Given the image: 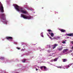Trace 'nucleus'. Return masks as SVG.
<instances>
[{"mask_svg":"<svg viewBox=\"0 0 73 73\" xmlns=\"http://www.w3.org/2000/svg\"><path fill=\"white\" fill-rule=\"evenodd\" d=\"M14 7L16 10H17V11H18L19 12H20V11L21 12V13H23L24 14H26V13H27V11L23 10V8H20V10L19 9V6H18V5H14Z\"/></svg>","mask_w":73,"mask_h":73,"instance_id":"obj_1","label":"nucleus"},{"mask_svg":"<svg viewBox=\"0 0 73 73\" xmlns=\"http://www.w3.org/2000/svg\"><path fill=\"white\" fill-rule=\"evenodd\" d=\"M26 16H27L26 15H22V14H21V17H23V19H31L33 18L32 17H31L30 16L27 17H26Z\"/></svg>","mask_w":73,"mask_h":73,"instance_id":"obj_2","label":"nucleus"},{"mask_svg":"<svg viewBox=\"0 0 73 73\" xmlns=\"http://www.w3.org/2000/svg\"><path fill=\"white\" fill-rule=\"evenodd\" d=\"M0 10L1 12L3 13L4 12V7L3 6V4L1 3L0 5Z\"/></svg>","mask_w":73,"mask_h":73,"instance_id":"obj_3","label":"nucleus"},{"mask_svg":"<svg viewBox=\"0 0 73 73\" xmlns=\"http://www.w3.org/2000/svg\"><path fill=\"white\" fill-rule=\"evenodd\" d=\"M0 16L1 18L3 19L5 18V14H0Z\"/></svg>","mask_w":73,"mask_h":73,"instance_id":"obj_4","label":"nucleus"},{"mask_svg":"<svg viewBox=\"0 0 73 73\" xmlns=\"http://www.w3.org/2000/svg\"><path fill=\"white\" fill-rule=\"evenodd\" d=\"M6 38L7 39V40H8L13 39V38L11 36H7Z\"/></svg>","mask_w":73,"mask_h":73,"instance_id":"obj_5","label":"nucleus"},{"mask_svg":"<svg viewBox=\"0 0 73 73\" xmlns=\"http://www.w3.org/2000/svg\"><path fill=\"white\" fill-rule=\"evenodd\" d=\"M66 35L68 36H70V37H73V33H69V34H66Z\"/></svg>","mask_w":73,"mask_h":73,"instance_id":"obj_6","label":"nucleus"},{"mask_svg":"<svg viewBox=\"0 0 73 73\" xmlns=\"http://www.w3.org/2000/svg\"><path fill=\"white\" fill-rule=\"evenodd\" d=\"M57 46V44H55L54 45H53V46L54 47L53 48V49H54Z\"/></svg>","mask_w":73,"mask_h":73,"instance_id":"obj_7","label":"nucleus"},{"mask_svg":"<svg viewBox=\"0 0 73 73\" xmlns=\"http://www.w3.org/2000/svg\"><path fill=\"white\" fill-rule=\"evenodd\" d=\"M60 31L61 32H65L66 31L65 30H64L63 29H62L60 30Z\"/></svg>","mask_w":73,"mask_h":73,"instance_id":"obj_8","label":"nucleus"},{"mask_svg":"<svg viewBox=\"0 0 73 73\" xmlns=\"http://www.w3.org/2000/svg\"><path fill=\"white\" fill-rule=\"evenodd\" d=\"M68 50V49H64L63 51V53H65Z\"/></svg>","mask_w":73,"mask_h":73,"instance_id":"obj_9","label":"nucleus"},{"mask_svg":"<svg viewBox=\"0 0 73 73\" xmlns=\"http://www.w3.org/2000/svg\"><path fill=\"white\" fill-rule=\"evenodd\" d=\"M47 46L48 48H51L52 47V45H47Z\"/></svg>","mask_w":73,"mask_h":73,"instance_id":"obj_10","label":"nucleus"},{"mask_svg":"<svg viewBox=\"0 0 73 73\" xmlns=\"http://www.w3.org/2000/svg\"><path fill=\"white\" fill-rule=\"evenodd\" d=\"M50 35L51 37H53L54 36V33H51V34Z\"/></svg>","mask_w":73,"mask_h":73,"instance_id":"obj_11","label":"nucleus"},{"mask_svg":"<svg viewBox=\"0 0 73 73\" xmlns=\"http://www.w3.org/2000/svg\"><path fill=\"white\" fill-rule=\"evenodd\" d=\"M58 50L59 51H61V50H62V48H59L58 49Z\"/></svg>","mask_w":73,"mask_h":73,"instance_id":"obj_12","label":"nucleus"},{"mask_svg":"<svg viewBox=\"0 0 73 73\" xmlns=\"http://www.w3.org/2000/svg\"><path fill=\"white\" fill-rule=\"evenodd\" d=\"M58 59V58H55L54 60V61H57V60Z\"/></svg>","mask_w":73,"mask_h":73,"instance_id":"obj_13","label":"nucleus"},{"mask_svg":"<svg viewBox=\"0 0 73 73\" xmlns=\"http://www.w3.org/2000/svg\"><path fill=\"white\" fill-rule=\"evenodd\" d=\"M1 60H4V57H1L0 58Z\"/></svg>","mask_w":73,"mask_h":73,"instance_id":"obj_14","label":"nucleus"},{"mask_svg":"<svg viewBox=\"0 0 73 73\" xmlns=\"http://www.w3.org/2000/svg\"><path fill=\"white\" fill-rule=\"evenodd\" d=\"M40 35L42 37H44V35H43V34H42V33H41L40 34Z\"/></svg>","mask_w":73,"mask_h":73,"instance_id":"obj_15","label":"nucleus"},{"mask_svg":"<svg viewBox=\"0 0 73 73\" xmlns=\"http://www.w3.org/2000/svg\"><path fill=\"white\" fill-rule=\"evenodd\" d=\"M26 61V59H24V60H22V62H25Z\"/></svg>","mask_w":73,"mask_h":73,"instance_id":"obj_16","label":"nucleus"},{"mask_svg":"<svg viewBox=\"0 0 73 73\" xmlns=\"http://www.w3.org/2000/svg\"><path fill=\"white\" fill-rule=\"evenodd\" d=\"M67 59H63V62H66V61Z\"/></svg>","mask_w":73,"mask_h":73,"instance_id":"obj_17","label":"nucleus"},{"mask_svg":"<svg viewBox=\"0 0 73 73\" xmlns=\"http://www.w3.org/2000/svg\"><path fill=\"white\" fill-rule=\"evenodd\" d=\"M48 32H52V31L50 29H48L47 30Z\"/></svg>","mask_w":73,"mask_h":73,"instance_id":"obj_18","label":"nucleus"},{"mask_svg":"<svg viewBox=\"0 0 73 73\" xmlns=\"http://www.w3.org/2000/svg\"><path fill=\"white\" fill-rule=\"evenodd\" d=\"M43 68H44V69H46V66H43Z\"/></svg>","mask_w":73,"mask_h":73,"instance_id":"obj_19","label":"nucleus"},{"mask_svg":"<svg viewBox=\"0 0 73 73\" xmlns=\"http://www.w3.org/2000/svg\"><path fill=\"white\" fill-rule=\"evenodd\" d=\"M62 43H63V44H65L66 43V42H65V41H63L62 42Z\"/></svg>","mask_w":73,"mask_h":73,"instance_id":"obj_20","label":"nucleus"},{"mask_svg":"<svg viewBox=\"0 0 73 73\" xmlns=\"http://www.w3.org/2000/svg\"><path fill=\"white\" fill-rule=\"evenodd\" d=\"M43 68V66H42L40 67V69H42V68Z\"/></svg>","mask_w":73,"mask_h":73,"instance_id":"obj_21","label":"nucleus"},{"mask_svg":"<svg viewBox=\"0 0 73 73\" xmlns=\"http://www.w3.org/2000/svg\"><path fill=\"white\" fill-rule=\"evenodd\" d=\"M73 64V63H71V64H69V65L70 66H71Z\"/></svg>","mask_w":73,"mask_h":73,"instance_id":"obj_22","label":"nucleus"},{"mask_svg":"<svg viewBox=\"0 0 73 73\" xmlns=\"http://www.w3.org/2000/svg\"><path fill=\"white\" fill-rule=\"evenodd\" d=\"M17 49H18L19 50V49H20V48H19V47H17Z\"/></svg>","mask_w":73,"mask_h":73,"instance_id":"obj_23","label":"nucleus"},{"mask_svg":"<svg viewBox=\"0 0 73 73\" xmlns=\"http://www.w3.org/2000/svg\"><path fill=\"white\" fill-rule=\"evenodd\" d=\"M49 38H50V39H52V37H51V36H50L49 37Z\"/></svg>","mask_w":73,"mask_h":73,"instance_id":"obj_24","label":"nucleus"},{"mask_svg":"<svg viewBox=\"0 0 73 73\" xmlns=\"http://www.w3.org/2000/svg\"><path fill=\"white\" fill-rule=\"evenodd\" d=\"M71 43H72V44H73V41L71 42Z\"/></svg>","mask_w":73,"mask_h":73,"instance_id":"obj_25","label":"nucleus"},{"mask_svg":"<svg viewBox=\"0 0 73 73\" xmlns=\"http://www.w3.org/2000/svg\"><path fill=\"white\" fill-rule=\"evenodd\" d=\"M48 33H49V34L50 35H51V33H50V32H49Z\"/></svg>","mask_w":73,"mask_h":73,"instance_id":"obj_26","label":"nucleus"},{"mask_svg":"<svg viewBox=\"0 0 73 73\" xmlns=\"http://www.w3.org/2000/svg\"><path fill=\"white\" fill-rule=\"evenodd\" d=\"M50 52V50H48V52H49H49Z\"/></svg>","mask_w":73,"mask_h":73,"instance_id":"obj_27","label":"nucleus"},{"mask_svg":"<svg viewBox=\"0 0 73 73\" xmlns=\"http://www.w3.org/2000/svg\"><path fill=\"white\" fill-rule=\"evenodd\" d=\"M58 68H61V66L60 67H58Z\"/></svg>","mask_w":73,"mask_h":73,"instance_id":"obj_28","label":"nucleus"},{"mask_svg":"<svg viewBox=\"0 0 73 73\" xmlns=\"http://www.w3.org/2000/svg\"><path fill=\"white\" fill-rule=\"evenodd\" d=\"M36 70L37 71L38 70V69H37V68H36Z\"/></svg>","mask_w":73,"mask_h":73,"instance_id":"obj_29","label":"nucleus"},{"mask_svg":"<svg viewBox=\"0 0 73 73\" xmlns=\"http://www.w3.org/2000/svg\"><path fill=\"white\" fill-rule=\"evenodd\" d=\"M68 68H69L70 67V66L69 65H68Z\"/></svg>","mask_w":73,"mask_h":73,"instance_id":"obj_30","label":"nucleus"},{"mask_svg":"<svg viewBox=\"0 0 73 73\" xmlns=\"http://www.w3.org/2000/svg\"><path fill=\"white\" fill-rule=\"evenodd\" d=\"M72 49H73V46L72 47Z\"/></svg>","mask_w":73,"mask_h":73,"instance_id":"obj_31","label":"nucleus"},{"mask_svg":"<svg viewBox=\"0 0 73 73\" xmlns=\"http://www.w3.org/2000/svg\"><path fill=\"white\" fill-rule=\"evenodd\" d=\"M48 36V37H49L50 36H49V35H47Z\"/></svg>","mask_w":73,"mask_h":73,"instance_id":"obj_32","label":"nucleus"},{"mask_svg":"<svg viewBox=\"0 0 73 73\" xmlns=\"http://www.w3.org/2000/svg\"><path fill=\"white\" fill-rule=\"evenodd\" d=\"M53 38H54H54H52V39H53Z\"/></svg>","mask_w":73,"mask_h":73,"instance_id":"obj_33","label":"nucleus"},{"mask_svg":"<svg viewBox=\"0 0 73 73\" xmlns=\"http://www.w3.org/2000/svg\"><path fill=\"white\" fill-rule=\"evenodd\" d=\"M43 8H44V7H42V9H43Z\"/></svg>","mask_w":73,"mask_h":73,"instance_id":"obj_34","label":"nucleus"},{"mask_svg":"<svg viewBox=\"0 0 73 73\" xmlns=\"http://www.w3.org/2000/svg\"><path fill=\"white\" fill-rule=\"evenodd\" d=\"M1 2H0V4H1Z\"/></svg>","mask_w":73,"mask_h":73,"instance_id":"obj_35","label":"nucleus"}]
</instances>
